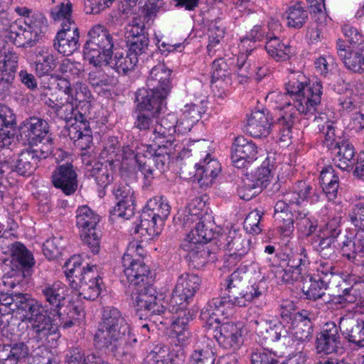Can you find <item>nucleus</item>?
Listing matches in <instances>:
<instances>
[{
    "label": "nucleus",
    "instance_id": "obj_1",
    "mask_svg": "<svg viewBox=\"0 0 364 364\" xmlns=\"http://www.w3.org/2000/svg\"><path fill=\"white\" fill-rule=\"evenodd\" d=\"M94 343L99 349H107L117 360L131 363L134 360L137 338L122 313L115 307H104Z\"/></svg>",
    "mask_w": 364,
    "mask_h": 364
},
{
    "label": "nucleus",
    "instance_id": "obj_2",
    "mask_svg": "<svg viewBox=\"0 0 364 364\" xmlns=\"http://www.w3.org/2000/svg\"><path fill=\"white\" fill-rule=\"evenodd\" d=\"M149 282L150 280L134 287L132 290V299L139 309L150 312L152 322L156 326H173V333L180 345L176 350V357L182 361L185 358V352L181 346L190 337V333L186 328L188 318H178L171 320L163 316V314H166L165 307L166 301L164 300V295L158 293Z\"/></svg>",
    "mask_w": 364,
    "mask_h": 364
},
{
    "label": "nucleus",
    "instance_id": "obj_3",
    "mask_svg": "<svg viewBox=\"0 0 364 364\" xmlns=\"http://www.w3.org/2000/svg\"><path fill=\"white\" fill-rule=\"evenodd\" d=\"M52 319L43 309L41 301L31 299L23 311V321L28 323L41 339L56 333L59 327L68 328L75 321L84 317L82 308L70 305L66 315L63 313L53 314Z\"/></svg>",
    "mask_w": 364,
    "mask_h": 364
},
{
    "label": "nucleus",
    "instance_id": "obj_4",
    "mask_svg": "<svg viewBox=\"0 0 364 364\" xmlns=\"http://www.w3.org/2000/svg\"><path fill=\"white\" fill-rule=\"evenodd\" d=\"M309 264L308 250L304 246L300 245L289 256L287 269H279L277 272V277L285 283H293L302 279L301 290L304 295L308 299L316 300L325 296V291L328 283L327 281L321 280L320 277H304Z\"/></svg>",
    "mask_w": 364,
    "mask_h": 364
},
{
    "label": "nucleus",
    "instance_id": "obj_5",
    "mask_svg": "<svg viewBox=\"0 0 364 364\" xmlns=\"http://www.w3.org/2000/svg\"><path fill=\"white\" fill-rule=\"evenodd\" d=\"M244 288L236 287L227 289L228 296L217 297L209 301L202 310V318L220 323L223 317H228L232 314L233 305L246 306L250 302L263 296L267 290V284L266 281L259 280L250 287H247V289Z\"/></svg>",
    "mask_w": 364,
    "mask_h": 364
},
{
    "label": "nucleus",
    "instance_id": "obj_6",
    "mask_svg": "<svg viewBox=\"0 0 364 364\" xmlns=\"http://www.w3.org/2000/svg\"><path fill=\"white\" fill-rule=\"evenodd\" d=\"M285 87L293 100L295 112H298L307 118L315 114L321 105L323 94V87L320 82L307 83L303 74L291 73Z\"/></svg>",
    "mask_w": 364,
    "mask_h": 364
},
{
    "label": "nucleus",
    "instance_id": "obj_7",
    "mask_svg": "<svg viewBox=\"0 0 364 364\" xmlns=\"http://www.w3.org/2000/svg\"><path fill=\"white\" fill-rule=\"evenodd\" d=\"M65 274L69 286L87 300L97 299L102 290V278L96 264H87L81 267L77 259L73 258L65 264Z\"/></svg>",
    "mask_w": 364,
    "mask_h": 364
},
{
    "label": "nucleus",
    "instance_id": "obj_8",
    "mask_svg": "<svg viewBox=\"0 0 364 364\" xmlns=\"http://www.w3.org/2000/svg\"><path fill=\"white\" fill-rule=\"evenodd\" d=\"M183 114V117L179 123L176 115L173 113L168 114L160 122L156 120L153 134L149 135V140L156 145H164L165 147L172 146L176 127H178V132L183 133L190 132L200 117L198 107L196 105L191 107H186Z\"/></svg>",
    "mask_w": 364,
    "mask_h": 364
},
{
    "label": "nucleus",
    "instance_id": "obj_9",
    "mask_svg": "<svg viewBox=\"0 0 364 364\" xmlns=\"http://www.w3.org/2000/svg\"><path fill=\"white\" fill-rule=\"evenodd\" d=\"M171 70L164 64H159L151 68L146 80L147 89H140L136 93L141 106H146L150 100H153L154 107L157 109L162 105H166V98L171 88Z\"/></svg>",
    "mask_w": 364,
    "mask_h": 364
},
{
    "label": "nucleus",
    "instance_id": "obj_10",
    "mask_svg": "<svg viewBox=\"0 0 364 364\" xmlns=\"http://www.w3.org/2000/svg\"><path fill=\"white\" fill-rule=\"evenodd\" d=\"M87 37L84 45L85 58L95 67L102 66L112 54L114 41L112 35L104 26L97 24L89 30Z\"/></svg>",
    "mask_w": 364,
    "mask_h": 364
},
{
    "label": "nucleus",
    "instance_id": "obj_11",
    "mask_svg": "<svg viewBox=\"0 0 364 364\" xmlns=\"http://www.w3.org/2000/svg\"><path fill=\"white\" fill-rule=\"evenodd\" d=\"M171 207L161 197L149 199L140 218V223L134 230L135 234L154 237L158 235L170 214Z\"/></svg>",
    "mask_w": 364,
    "mask_h": 364
},
{
    "label": "nucleus",
    "instance_id": "obj_12",
    "mask_svg": "<svg viewBox=\"0 0 364 364\" xmlns=\"http://www.w3.org/2000/svg\"><path fill=\"white\" fill-rule=\"evenodd\" d=\"M205 206L204 203L198 199L191 202L184 210L182 220L185 227H190L191 224L197 222L196 227L187 235L186 240H193L194 242L205 244L212 240L218 235L213 230V224L201 218L202 208Z\"/></svg>",
    "mask_w": 364,
    "mask_h": 364
},
{
    "label": "nucleus",
    "instance_id": "obj_13",
    "mask_svg": "<svg viewBox=\"0 0 364 364\" xmlns=\"http://www.w3.org/2000/svg\"><path fill=\"white\" fill-rule=\"evenodd\" d=\"M289 97L287 92L282 93L277 91L269 92L266 97L267 102L282 111L272 126L278 132L280 140L284 142L291 137V128L295 120V111Z\"/></svg>",
    "mask_w": 364,
    "mask_h": 364
},
{
    "label": "nucleus",
    "instance_id": "obj_14",
    "mask_svg": "<svg viewBox=\"0 0 364 364\" xmlns=\"http://www.w3.org/2000/svg\"><path fill=\"white\" fill-rule=\"evenodd\" d=\"M99 221V215L89 207L85 205L77 210L76 225L80 235L93 254H97L100 251V236L96 231Z\"/></svg>",
    "mask_w": 364,
    "mask_h": 364
},
{
    "label": "nucleus",
    "instance_id": "obj_15",
    "mask_svg": "<svg viewBox=\"0 0 364 364\" xmlns=\"http://www.w3.org/2000/svg\"><path fill=\"white\" fill-rule=\"evenodd\" d=\"M200 284L201 279L197 274L185 272L179 275L170 300L173 310L185 309L193 300Z\"/></svg>",
    "mask_w": 364,
    "mask_h": 364
},
{
    "label": "nucleus",
    "instance_id": "obj_16",
    "mask_svg": "<svg viewBox=\"0 0 364 364\" xmlns=\"http://www.w3.org/2000/svg\"><path fill=\"white\" fill-rule=\"evenodd\" d=\"M224 247L227 253L225 255L224 267L230 268L237 264L250 250V241L236 230H230L225 238Z\"/></svg>",
    "mask_w": 364,
    "mask_h": 364
},
{
    "label": "nucleus",
    "instance_id": "obj_17",
    "mask_svg": "<svg viewBox=\"0 0 364 364\" xmlns=\"http://www.w3.org/2000/svg\"><path fill=\"white\" fill-rule=\"evenodd\" d=\"M316 350L318 354L321 355L337 353L342 350L339 330L335 323H326L317 334Z\"/></svg>",
    "mask_w": 364,
    "mask_h": 364
},
{
    "label": "nucleus",
    "instance_id": "obj_18",
    "mask_svg": "<svg viewBox=\"0 0 364 364\" xmlns=\"http://www.w3.org/2000/svg\"><path fill=\"white\" fill-rule=\"evenodd\" d=\"M136 100L137 107L133 114L134 119V127L147 134L149 138V135L153 134L156 124V115L166 107V105H162L157 109L154 107L153 100H150L149 104L145 105L146 106H141L138 95H136Z\"/></svg>",
    "mask_w": 364,
    "mask_h": 364
},
{
    "label": "nucleus",
    "instance_id": "obj_19",
    "mask_svg": "<svg viewBox=\"0 0 364 364\" xmlns=\"http://www.w3.org/2000/svg\"><path fill=\"white\" fill-rule=\"evenodd\" d=\"M40 291L44 300L50 305L53 314L63 313L66 315L68 311L63 309L65 306L67 296V287L60 281L46 282L40 287Z\"/></svg>",
    "mask_w": 364,
    "mask_h": 364
},
{
    "label": "nucleus",
    "instance_id": "obj_20",
    "mask_svg": "<svg viewBox=\"0 0 364 364\" xmlns=\"http://www.w3.org/2000/svg\"><path fill=\"white\" fill-rule=\"evenodd\" d=\"M213 337L223 348L235 350L242 343V329L232 322L223 323L214 329Z\"/></svg>",
    "mask_w": 364,
    "mask_h": 364
},
{
    "label": "nucleus",
    "instance_id": "obj_21",
    "mask_svg": "<svg viewBox=\"0 0 364 364\" xmlns=\"http://www.w3.org/2000/svg\"><path fill=\"white\" fill-rule=\"evenodd\" d=\"M53 186L60 189L65 195H73L77 188V173L73 166L65 163L57 166L51 174Z\"/></svg>",
    "mask_w": 364,
    "mask_h": 364
},
{
    "label": "nucleus",
    "instance_id": "obj_22",
    "mask_svg": "<svg viewBox=\"0 0 364 364\" xmlns=\"http://www.w3.org/2000/svg\"><path fill=\"white\" fill-rule=\"evenodd\" d=\"M257 145L242 136H237L232 147L231 159L233 166L237 168L246 166L247 164L257 159Z\"/></svg>",
    "mask_w": 364,
    "mask_h": 364
},
{
    "label": "nucleus",
    "instance_id": "obj_23",
    "mask_svg": "<svg viewBox=\"0 0 364 364\" xmlns=\"http://www.w3.org/2000/svg\"><path fill=\"white\" fill-rule=\"evenodd\" d=\"M79 30L77 24L65 25L56 34L53 41V47L63 55H70L80 47Z\"/></svg>",
    "mask_w": 364,
    "mask_h": 364
},
{
    "label": "nucleus",
    "instance_id": "obj_24",
    "mask_svg": "<svg viewBox=\"0 0 364 364\" xmlns=\"http://www.w3.org/2000/svg\"><path fill=\"white\" fill-rule=\"evenodd\" d=\"M18 55L9 48L0 45V92L7 91L14 80L18 66Z\"/></svg>",
    "mask_w": 364,
    "mask_h": 364
},
{
    "label": "nucleus",
    "instance_id": "obj_25",
    "mask_svg": "<svg viewBox=\"0 0 364 364\" xmlns=\"http://www.w3.org/2000/svg\"><path fill=\"white\" fill-rule=\"evenodd\" d=\"M336 50L346 68L355 73H364V43L350 50L344 41L338 39Z\"/></svg>",
    "mask_w": 364,
    "mask_h": 364
},
{
    "label": "nucleus",
    "instance_id": "obj_26",
    "mask_svg": "<svg viewBox=\"0 0 364 364\" xmlns=\"http://www.w3.org/2000/svg\"><path fill=\"white\" fill-rule=\"evenodd\" d=\"M112 192L117 200L113 210L114 214L118 217L129 219L134 213L133 189L127 184L119 183L114 186Z\"/></svg>",
    "mask_w": 364,
    "mask_h": 364
},
{
    "label": "nucleus",
    "instance_id": "obj_27",
    "mask_svg": "<svg viewBox=\"0 0 364 364\" xmlns=\"http://www.w3.org/2000/svg\"><path fill=\"white\" fill-rule=\"evenodd\" d=\"M124 273L130 285L136 287L149 281L148 277L149 268L141 259L129 257L128 255L122 257Z\"/></svg>",
    "mask_w": 364,
    "mask_h": 364
},
{
    "label": "nucleus",
    "instance_id": "obj_28",
    "mask_svg": "<svg viewBox=\"0 0 364 364\" xmlns=\"http://www.w3.org/2000/svg\"><path fill=\"white\" fill-rule=\"evenodd\" d=\"M341 233L339 221L336 218L330 220L323 227L321 228L316 237L312 242L313 248L320 254L326 255L324 252L331 250L332 245Z\"/></svg>",
    "mask_w": 364,
    "mask_h": 364
},
{
    "label": "nucleus",
    "instance_id": "obj_29",
    "mask_svg": "<svg viewBox=\"0 0 364 364\" xmlns=\"http://www.w3.org/2000/svg\"><path fill=\"white\" fill-rule=\"evenodd\" d=\"M271 116L267 110H256L253 112L247 120L246 132L255 138L267 136L271 131L276 132L271 122Z\"/></svg>",
    "mask_w": 364,
    "mask_h": 364
},
{
    "label": "nucleus",
    "instance_id": "obj_30",
    "mask_svg": "<svg viewBox=\"0 0 364 364\" xmlns=\"http://www.w3.org/2000/svg\"><path fill=\"white\" fill-rule=\"evenodd\" d=\"M310 313L302 310L295 315L291 327L288 332L294 341L305 343L312 338L313 324L311 321Z\"/></svg>",
    "mask_w": 364,
    "mask_h": 364
},
{
    "label": "nucleus",
    "instance_id": "obj_31",
    "mask_svg": "<svg viewBox=\"0 0 364 364\" xmlns=\"http://www.w3.org/2000/svg\"><path fill=\"white\" fill-rule=\"evenodd\" d=\"M58 64V58L53 48L43 46L35 51V70L38 77L50 75Z\"/></svg>",
    "mask_w": 364,
    "mask_h": 364
},
{
    "label": "nucleus",
    "instance_id": "obj_32",
    "mask_svg": "<svg viewBox=\"0 0 364 364\" xmlns=\"http://www.w3.org/2000/svg\"><path fill=\"white\" fill-rule=\"evenodd\" d=\"M250 323L257 336L264 342H275L282 338L284 344L289 343L288 331L282 326L275 325L271 327L262 320H251Z\"/></svg>",
    "mask_w": 364,
    "mask_h": 364
},
{
    "label": "nucleus",
    "instance_id": "obj_33",
    "mask_svg": "<svg viewBox=\"0 0 364 364\" xmlns=\"http://www.w3.org/2000/svg\"><path fill=\"white\" fill-rule=\"evenodd\" d=\"M21 132L24 134L29 143H36L50 136L48 122L38 117L26 119L21 127Z\"/></svg>",
    "mask_w": 364,
    "mask_h": 364
},
{
    "label": "nucleus",
    "instance_id": "obj_34",
    "mask_svg": "<svg viewBox=\"0 0 364 364\" xmlns=\"http://www.w3.org/2000/svg\"><path fill=\"white\" fill-rule=\"evenodd\" d=\"M12 264L18 270L28 273L33 268L36 261L33 253L25 245L20 242H15L10 246Z\"/></svg>",
    "mask_w": 364,
    "mask_h": 364
},
{
    "label": "nucleus",
    "instance_id": "obj_35",
    "mask_svg": "<svg viewBox=\"0 0 364 364\" xmlns=\"http://www.w3.org/2000/svg\"><path fill=\"white\" fill-rule=\"evenodd\" d=\"M206 158L196 165V175L198 183L201 186H209L213 184L214 180L220 173L221 166L216 159Z\"/></svg>",
    "mask_w": 364,
    "mask_h": 364
},
{
    "label": "nucleus",
    "instance_id": "obj_36",
    "mask_svg": "<svg viewBox=\"0 0 364 364\" xmlns=\"http://www.w3.org/2000/svg\"><path fill=\"white\" fill-rule=\"evenodd\" d=\"M339 329L349 342L361 346L364 336V321L353 317H342L339 321Z\"/></svg>",
    "mask_w": 364,
    "mask_h": 364
},
{
    "label": "nucleus",
    "instance_id": "obj_37",
    "mask_svg": "<svg viewBox=\"0 0 364 364\" xmlns=\"http://www.w3.org/2000/svg\"><path fill=\"white\" fill-rule=\"evenodd\" d=\"M181 248L186 252V257L193 267L199 269L207 263L210 252L203 244L185 239Z\"/></svg>",
    "mask_w": 364,
    "mask_h": 364
},
{
    "label": "nucleus",
    "instance_id": "obj_38",
    "mask_svg": "<svg viewBox=\"0 0 364 364\" xmlns=\"http://www.w3.org/2000/svg\"><path fill=\"white\" fill-rule=\"evenodd\" d=\"M343 256L348 259H355L356 256L364 257V232H359L353 235L347 234L340 244Z\"/></svg>",
    "mask_w": 364,
    "mask_h": 364
},
{
    "label": "nucleus",
    "instance_id": "obj_39",
    "mask_svg": "<svg viewBox=\"0 0 364 364\" xmlns=\"http://www.w3.org/2000/svg\"><path fill=\"white\" fill-rule=\"evenodd\" d=\"M16 124V117L13 110L4 104L0 103V147L11 144V137L13 134L12 129Z\"/></svg>",
    "mask_w": 364,
    "mask_h": 364
},
{
    "label": "nucleus",
    "instance_id": "obj_40",
    "mask_svg": "<svg viewBox=\"0 0 364 364\" xmlns=\"http://www.w3.org/2000/svg\"><path fill=\"white\" fill-rule=\"evenodd\" d=\"M333 149L337 151L334 159L336 166L343 171H350L355 164L353 145L348 141H338Z\"/></svg>",
    "mask_w": 364,
    "mask_h": 364
},
{
    "label": "nucleus",
    "instance_id": "obj_41",
    "mask_svg": "<svg viewBox=\"0 0 364 364\" xmlns=\"http://www.w3.org/2000/svg\"><path fill=\"white\" fill-rule=\"evenodd\" d=\"M80 117L81 122L69 128L68 135L81 149H86L90 147L92 141V135L85 117L80 116Z\"/></svg>",
    "mask_w": 364,
    "mask_h": 364
},
{
    "label": "nucleus",
    "instance_id": "obj_42",
    "mask_svg": "<svg viewBox=\"0 0 364 364\" xmlns=\"http://www.w3.org/2000/svg\"><path fill=\"white\" fill-rule=\"evenodd\" d=\"M265 49L268 55L278 62L289 60L294 54L293 49L289 44L274 36L267 37Z\"/></svg>",
    "mask_w": 364,
    "mask_h": 364
},
{
    "label": "nucleus",
    "instance_id": "obj_43",
    "mask_svg": "<svg viewBox=\"0 0 364 364\" xmlns=\"http://www.w3.org/2000/svg\"><path fill=\"white\" fill-rule=\"evenodd\" d=\"M287 24L289 27L300 28L308 18V11L304 3L301 1H291L285 10Z\"/></svg>",
    "mask_w": 364,
    "mask_h": 364
},
{
    "label": "nucleus",
    "instance_id": "obj_44",
    "mask_svg": "<svg viewBox=\"0 0 364 364\" xmlns=\"http://www.w3.org/2000/svg\"><path fill=\"white\" fill-rule=\"evenodd\" d=\"M114 170V161L107 160L105 164L95 163L90 171L97 185L104 189L113 181Z\"/></svg>",
    "mask_w": 364,
    "mask_h": 364
},
{
    "label": "nucleus",
    "instance_id": "obj_45",
    "mask_svg": "<svg viewBox=\"0 0 364 364\" xmlns=\"http://www.w3.org/2000/svg\"><path fill=\"white\" fill-rule=\"evenodd\" d=\"M28 355V348L23 343L14 346L0 345V363L18 364Z\"/></svg>",
    "mask_w": 364,
    "mask_h": 364
},
{
    "label": "nucleus",
    "instance_id": "obj_46",
    "mask_svg": "<svg viewBox=\"0 0 364 364\" xmlns=\"http://www.w3.org/2000/svg\"><path fill=\"white\" fill-rule=\"evenodd\" d=\"M215 360L213 341L207 338L196 344L190 357V364H214Z\"/></svg>",
    "mask_w": 364,
    "mask_h": 364
},
{
    "label": "nucleus",
    "instance_id": "obj_47",
    "mask_svg": "<svg viewBox=\"0 0 364 364\" xmlns=\"http://www.w3.org/2000/svg\"><path fill=\"white\" fill-rule=\"evenodd\" d=\"M323 191L329 200H334L339 188V178L331 166L324 168L320 174Z\"/></svg>",
    "mask_w": 364,
    "mask_h": 364
},
{
    "label": "nucleus",
    "instance_id": "obj_48",
    "mask_svg": "<svg viewBox=\"0 0 364 364\" xmlns=\"http://www.w3.org/2000/svg\"><path fill=\"white\" fill-rule=\"evenodd\" d=\"M55 114L59 118L63 119L68 125H70V128H72L73 124L75 126L81 122L80 116L85 117L77 110L73 103L70 101V97L62 100Z\"/></svg>",
    "mask_w": 364,
    "mask_h": 364
},
{
    "label": "nucleus",
    "instance_id": "obj_49",
    "mask_svg": "<svg viewBox=\"0 0 364 364\" xmlns=\"http://www.w3.org/2000/svg\"><path fill=\"white\" fill-rule=\"evenodd\" d=\"M32 297L27 294H1L0 295V304L8 307L10 311L23 313L26 306Z\"/></svg>",
    "mask_w": 364,
    "mask_h": 364
},
{
    "label": "nucleus",
    "instance_id": "obj_50",
    "mask_svg": "<svg viewBox=\"0 0 364 364\" xmlns=\"http://www.w3.org/2000/svg\"><path fill=\"white\" fill-rule=\"evenodd\" d=\"M36 156L28 149L23 151L16 161L15 171L21 176L31 175L39 162Z\"/></svg>",
    "mask_w": 364,
    "mask_h": 364
},
{
    "label": "nucleus",
    "instance_id": "obj_51",
    "mask_svg": "<svg viewBox=\"0 0 364 364\" xmlns=\"http://www.w3.org/2000/svg\"><path fill=\"white\" fill-rule=\"evenodd\" d=\"M137 63L134 55L131 56L128 53L126 55H124L123 53H117L113 58L111 54L103 65H109L110 68L115 69L118 73L126 74L128 71L132 70Z\"/></svg>",
    "mask_w": 364,
    "mask_h": 364
},
{
    "label": "nucleus",
    "instance_id": "obj_52",
    "mask_svg": "<svg viewBox=\"0 0 364 364\" xmlns=\"http://www.w3.org/2000/svg\"><path fill=\"white\" fill-rule=\"evenodd\" d=\"M40 38L25 26L22 21L19 23V28L15 32L11 41L17 46L22 48H31L38 42Z\"/></svg>",
    "mask_w": 364,
    "mask_h": 364
},
{
    "label": "nucleus",
    "instance_id": "obj_53",
    "mask_svg": "<svg viewBox=\"0 0 364 364\" xmlns=\"http://www.w3.org/2000/svg\"><path fill=\"white\" fill-rule=\"evenodd\" d=\"M314 121L318 124L320 132L324 136L327 146L334 148L336 141H335L336 134L333 122L324 112H321L318 116H315Z\"/></svg>",
    "mask_w": 364,
    "mask_h": 364
},
{
    "label": "nucleus",
    "instance_id": "obj_54",
    "mask_svg": "<svg viewBox=\"0 0 364 364\" xmlns=\"http://www.w3.org/2000/svg\"><path fill=\"white\" fill-rule=\"evenodd\" d=\"M296 225L300 233L305 237H309L316 231L318 221L308 212L298 211L296 216Z\"/></svg>",
    "mask_w": 364,
    "mask_h": 364
},
{
    "label": "nucleus",
    "instance_id": "obj_55",
    "mask_svg": "<svg viewBox=\"0 0 364 364\" xmlns=\"http://www.w3.org/2000/svg\"><path fill=\"white\" fill-rule=\"evenodd\" d=\"M221 81L226 85L231 84L230 67L223 58L213 61L211 71V82L215 83Z\"/></svg>",
    "mask_w": 364,
    "mask_h": 364
},
{
    "label": "nucleus",
    "instance_id": "obj_56",
    "mask_svg": "<svg viewBox=\"0 0 364 364\" xmlns=\"http://www.w3.org/2000/svg\"><path fill=\"white\" fill-rule=\"evenodd\" d=\"M126 41L128 47L127 53L131 56L134 55L137 62L139 60L144 62L148 50L149 38L142 36Z\"/></svg>",
    "mask_w": 364,
    "mask_h": 364
},
{
    "label": "nucleus",
    "instance_id": "obj_57",
    "mask_svg": "<svg viewBox=\"0 0 364 364\" xmlns=\"http://www.w3.org/2000/svg\"><path fill=\"white\" fill-rule=\"evenodd\" d=\"M169 349L165 346H156L146 355L142 364H172Z\"/></svg>",
    "mask_w": 364,
    "mask_h": 364
},
{
    "label": "nucleus",
    "instance_id": "obj_58",
    "mask_svg": "<svg viewBox=\"0 0 364 364\" xmlns=\"http://www.w3.org/2000/svg\"><path fill=\"white\" fill-rule=\"evenodd\" d=\"M23 23L39 38L48 30L47 19L45 16L40 12H34L31 16H27L26 18H24Z\"/></svg>",
    "mask_w": 364,
    "mask_h": 364
},
{
    "label": "nucleus",
    "instance_id": "obj_59",
    "mask_svg": "<svg viewBox=\"0 0 364 364\" xmlns=\"http://www.w3.org/2000/svg\"><path fill=\"white\" fill-rule=\"evenodd\" d=\"M51 15L55 21L60 23L61 28L65 25L68 27L70 23L76 24L72 16V4L69 2L61 3L59 6L52 9Z\"/></svg>",
    "mask_w": 364,
    "mask_h": 364
},
{
    "label": "nucleus",
    "instance_id": "obj_60",
    "mask_svg": "<svg viewBox=\"0 0 364 364\" xmlns=\"http://www.w3.org/2000/svg\"><path fill=\"white\" fill-rule=\"evenodd\" d=\"M158 149L155 150L154 154L148 160H152V164L160 171H164L167 168L170 161V155L173 149L172 146L165 147L164 145H156Z\"/></svg>",
    "mask_w": 364,
    "mask_h": 364
},
{
    "label": "nucleus",
    "instance_id": "obj_61",
    "mask_svg": "<svg viewBox=\"0 0 364 364\" xmlns=\"http://www.w3.org/2000/svg\"><path fill=\"white\" fill-rule=\"evenodd\" d=\"M31 145L30 150L40 161L41 159L48 158L53 151V141L50 136H48L36 143H29Z\"/></svg>",
    "mask_w": 364,
    "mask_h": 364
},
{
    "label": "nucleus",
    "instance_id": "obj_62",
    "mask_svg": "<svg viewBox=\"0 0 364 364\" xmlns=\"http://www.w3.org/2000/svg\"><path fill=\"white\" fill-rule=\"evenodd\" d=\"M63 247L61 237H53L49 238L43 244V254L48 259H55L61 254Z\"/></svg>",
    "mask_w": 364,
    "mask_h": 364
},
{
    "label": "nucleus",
    "instance_id": "obj_63",
    "mask_svg": "<svg viewBox=\"0 0 364 364\" xmlns=\"http://www.w3.org/2000/svg\"><path fill=\"white\" fill-rule=\"evenodd\" d=\"M144 18H134L127 27L126 41L136 38L137 37H148Z\"/></svg>",
    "mask_w": 364,
    "mask_h": 364
},
{
    "label": "nucleus",
    "instance_id": "obj_64",
    "mask_svg": "<svg viewBox=\"0 0 364 364\" xmlns=\"http://www.w3.org/2000/svg\"><path fill=\"white\" fill-rule=\"evenodd\" d=\"M348 218L355 228L364 232V200L355 203L349 211Z\"/></svg>",
    "mask_w": 364,
    "mask_h": 364
}]
</instances>
